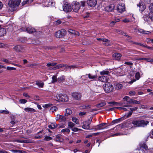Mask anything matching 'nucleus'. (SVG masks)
I'll use <instances>...</instances> for the list:
<instances>
[{
  "label": "nucleus",
  "instance_id": "56",
  "mask_svg": "<svg viewBox=\"0 0 153 153\" xmlns=\"http://www.w3.org/2000/svg\"><path fill=\"white\" fill-rule=\"evenodd\" d=\"M31 143V141L28 140H22V143Z\"/></svg>",
  "mask_w": 153,
  "mask_h": 153
},
{
  "label": "nucleus",
  "instance_id": "22",
  "mask_svg": "<svg viewBox=\"0 0 153 153\" xmlns=\"http://www.w3.org/2000/svg\"><path fill=\"white\" fill-rule=\"evenodd\" d=\"M68 32L71 34H74V35L76 36H78L79 35V32L71 29L69 30H68Z\"/></svg>",
  "mask_w": 153,
  "mask_h": 153
},
{
  "label": "nucleus",
  "instance_id": "55",
  "mask_svg": "<svg viewBox=\"0 0 153 153\" xmlns=\"http://www.w3.org/2000/svg\"><path fill=\"white\" fill-rule=\"evenodd\" d=\"M140 103V102L136 100H133L132 101V104H139Z\"/></svg>",
  "mask_w": 153,
  "mask_h": 153
},
{
  "label": "nucleus",
  "instance_id": "5",
  "mask_svg": "<svg viewBox=\"0 0 153 153\" xmlns=\"http://www.w3.org/2000/svg\"><path fill=\"white\" fill-rule=\"evenodd\" d=\"M66 31L65 29H61L56 32L55 36L57 38H62L66 34Z\"/></svg>",
  "mask_w": 153,
  "mask_h": 153
},
{
  "label": "nucleus",
  "instance_id": "3",
  "mask_svg": "<svg viewBox=\"0 0 153 153\" xmlns=\"http://www.w3.org/2000/svg\"><path fill=\"white\" fill-rule=\"evenodd\" d=\"M103 88L106 93L111 92L113 89L112 85L109 82H106L103 86Z\"/></svg>",
  "mask_w": 153,
  "mask_h": 153
},
{
  "label": "nucleus",
  "instance_id": "34",
  "mask_svg": "<svg viewBox=\"0 0 153 153\" xmlns=\"http://www.w3.org/2000/svg\"><path fill=\"white\" fill-rule=\"evenodd\" d=\"M143 19L145 21L148 22L149 21L150 19L149 16H148L147 14L144 15L143 17Z\"/></svg>",
  "mask_w": 153,
  "mask_h": 153
},
{
  "label": "nucleus",
  "instance_id": "49",
  "mask_svg": "<svg viewBox=\"0 0 153 153\" xmlns=\"http://www.w3.org/2000/svg\"><path fill=\"white\" fill-rule=\"evenodd\" d=\"M54 140L57 142H62L63 140L61 138H55Z\"/></svg>",
  "mask_w": 153,
  "mask_h": 153
},
{
  "label": "nucleus",
  "instance_id": "40",
  "mask_svg": "<svg viewBox=\"0 0 153 153\" xmlns=\"http://www.w3.org/2000/svg\"><path fill=\"white\" fill-rule=\"evenodd\" d=\"M121 118H120L119 119H117L114 120H113L111 123H110V125H112L115 123H117L120 120V119H121Z\"/></svg>",
  "mask_w": 153,
  "mask_h": 153
},
{
  "label": "nucleus",
  "instance_id": "36",
  "mask_svg": "<svg viewBox=\"0 0 153 153\" xmlns=\"http://www.w3.org/2000/svg\"><path fill=\"white\" fill-rule=\"evenodd\" d=\"M141 148L144 149L146 150H149V149L147 145L145 143H143L141 145L140 148V149Z\"/></svg>",
  "mask_w": 153,
  "mask_h": 153
},
{
  "label": "nucleus",
  "instance_id": "11",
  "mask_svg": "<svg viewBox=\"0 0 153 153\" xmlns=\"http://www.w3.org/2000/svg\"><path fill=\"white\" fill-rule=\"evenodd\" d=\"M137 6L139 7V10L141 12H143L146 8L145 4L141 1L138 4H137Z\"/></svg>",
  "mask_w": 153,
  "mask_h": 153
},
{
  "label": "nucleus",
  "instance_id": "44",
  "mask_svg": "<svg viewBox=\"0 0 153 153\" xmlns=\"http://www.w3.org/2000/svg\"><path fill=\"white\" fill-rule=\"evenodd\" d=\"M148 7L150 12H153V3L150 4L149 6Z\"/></svg>",
  "mask_w": 153,
  "mask_h": 153
},
{
  "label": "nucleus",
  "instance_id": "14",
  "mask_svg": "<svg viewBox=\"0 0 153 153\" xmlns=\"http://www.w3.org/2000/svg\"><path fill=\"white\" fill-rule=\"evenodd\" d=\"M72 96L75 100H79L81 99V95L80 93L74 92L72 94Z\"/></svg>",
  "mask_w": 153,
  "mask_h": 153
},
{
  "label": "nucleus",
  "instance_id": "41",
  "mask_svg": "<svg viewBox=\"0 0 153 153\" xmlns=\"http://www.w3.org/2000/svg\"><path fill=\"white\" fill-rule=\"evenodd\" d=\"M36 84L39 87L43 88L44 85V83L43 82H36Z\"/></svg>",
  "mask_w": 153,
  "mask_h": 153
},
{
  "label": "nucleus",
  "instance_id": "52",
  "mask_svg": "<svg viewBox=\"0 0 153 153\" xmlns=\"http://www.w3.org/2000/svg\"><path fill=\"white\" fill-rule=\"evenodd\" d=\"M82 107L83 108H88V107L89 108H91V105H83L82 106Z\"/></svg>",
  "mask_w": 153,
  "mask_h": 153
},
{
  "label": "nucleus",
  "instance_id": "60",
  "mask_svg": "<svg viewBox=\"0 0 153 153\" xmlns=\"http://www.w3.org/2000/svg\"><path fill=\"white\" fill-rule=\"evenodd\" d=\"M71 130L74 131H78L79 130H81V129H78V128H75V127H74V128H72L71 129Z\"/></svg>",
  "mask_w": 153,
  "mask_h": 153
},
{
  "label": "nucleus",
  "instance_id": "23",
  "mask_svg": "<svg viewBox=\"0 0 153 153\" xmlns=\"http://www.w3.org/2000/svg\"><path fill=\"white\" fill-rule=\"evenodd\" d=\"M98 79L102 82H105L107 81V77L105 76H102L98 78Z\"/></svg>",
  "mask_w": 153,
  "mask_h": 153
},
{
  "label": "nucleus",
  "instance_id": "46",
  "mask_svg": "<svg viewBox=\"0 0 153 153\" xmlns=\"http://www.w3.org/2000/svg\"><path fill=\"white\" fill-rule=\"evenodd\" d=\"M72 120L76 124L79 123L78 119L75 117H73L72 118Z\"/></svg>",
  "mask_w": 153,
  "mask_h": 153
},
{
  "label": "nucleus",
  "instance_id": "28",
  "mask_svg": "<svg viewBox=\"0 0 153 153\" xmlns=\"http://www.w3.org/2000/svg\"><path fill=\"white\" fill-rule=\"evenodd\" d=\"M109 72L107 70H103L100 72V74L102 76H105L104 75H108L109 73Z\"/></svg>",
  "mask_w": 153,
  "mask_h": 153
},
{
  "label": "nucleus",
  "instance_id": "58",
  "mask_svg": "<svg viewBox=\"0 0 153 153\" xmlns=\"http://www.w3.org/2000/svg\"><path fill=\"white\" fill-rule=\"evenodd\" d=\"M134 44L136 45H139L142 47H145V45L143 44H142L140 43L137 42L134 43Z\"/></svg>",
  "mask_w": 153,
  "mask_h": 153
},
{
  "label": "nucleus",
  "instance_id": "53",
  "mask_svg": "<svg viewBox=\"0 0 153 153\" xmlns=\"http://www.w3.org/2000/svg\"><path fill=\"white\" fill-rule=\"evenodd\" d=\"M92 119L93 117H91L88 120L86 121L88 123V125H90V124L91 123L92 120Z\"/></svg>",
  "mask_w": 153,
  "mask_h": 153
},
{
  "label": "nucleus",
  "instance_id": "18",
  "mask_svg": "<svg viewBox=\"0 0 153 153\" xmlns=\"http://www.w3.org/2000/svg\"><path fill=\"white\" fill-rule=\"evenodd\" d=\"M24 110L25 111L28 113H33L36 112V110L35 109L30 107L25 108Z\"/></svg>",
  "mask_w": 153,
  "mask_h": 153
},
{
  "label": "nucleus",
  "instance_id": "20",
  "mask_svg": "<svg viewBox=\"0 0 153 153\" xmlns=\"http://www.w3.org/2000/svg\"><path fill=\"white\" fill-rule=\"evenodd\" d=\"M123 99L127 101V105L132 103L133 99H130L128 96H126L123 98Z\"/></svg>",
  "mask_w": 153,
  "mask_h": 153
},
{
  "label": "nucleus",
  "instance_id": "17",
  "mask_svg": "<svg viewBox=\"0 0 153 153\" xmlns=\"http://www.w3.org/2000/svg\"><path fill=\"white\" fill-rule=\"evenodd\" d=\"M66 66L64 64H60L57 65L56 66H54V67L51 68H50V69H52L53 70H55L60 68H62V67H65Z\"/></svg>",
  "mask_w": 153,
  "mask_h": 153
},
{
  "label": "nucleus",
  "instance_id": "13",
  "mask_svg": "<svg viewBox=\"0 0 153 153\" xmlns=\"http://www.w3.org/2000/svg\"><path fill=\"white\" fill-rule=\"evenodd\" d=\"M87 4L91 7H94L97 3L96 0H87Z\"/></svg>",
  "mask_w": 153,
  "mask_h": 153
},
{
  "label": "nucleus",
  "instance_id": "42",
  "mask_svg": "<svg viewBox=\"0 0 153 153\" xmlns=\"http://www.w3.org/2000/svg\"><path fill=\"white\" fill-rule=\"evenodd\" d=\"M66 118L64 116L61 115L59 121L61 122H64L66 121Z\"/></svg>",
  "mask_w": 153,
  "mask_h": 153
},
{
  "label": "nucleus",
  "instance_id": "16",
  "mask_svg": "<svg viewBox=\"0 0 153 153\" xmlns=\"http://www.w3.org/2000/svg\"><path fill=\"white\" fill-rule=\"evenodd\" d=\"M26 30L30 33H33L36 31V30L31 26L27 27L26 29Z\"/></svg>",
  "mask_w": 153,
  "mask_h": 153
},
{
  "label": "nucleus",
  "instance_id": "7",
  "mask_svg": "<svg viewBox=\"0 0 153 153\" xmlns=\"http://www.w3.org/2000/svg\"><path fill=\"white\" fill-rule=\"evenodd\" d=\"M88 76V78L91 79V80H96L97 79V77L96 74L93 75L91 74L82 76H81V78L82 79H85L86 78V76Z\"/></svg>",
  "mask_w": 153,
  "mask_h": 153
},
{
  "label": "nucleus",
  "instance_id": "59",
  "mask_svg": "<svg viewBox=\"0 0 153 153\" xmlns=\"http://www.w3.org/2000/svg\"><path fill=\"white\" fill-rule=\"evenodd\" d=\"M2 61L3 62H5L7 64H11L10 62H9L8 60L7 59H2Z\"/></svg>",
  "mask_w": 153,
  "mask_h": 153
},
{
  "label": "nucleus",
  "instance_id": "19",
  "mask_svg": "<svg viewBox=\"0 0 153 153\" xmlns=\"http://www.w3.org/2000/svg\"><path fill=\"white\" fill-rule=\"evenodd\" d=\"M121 56L122 55L119 53H115L113 55L114 59L117 60H119Z\"/></svg>",
  "mask_w": 153,
  "mask_h": 153
},
{
  "label": "nucleus",
  "instance_id": "43",
  "mask_svg": "<svg viewBox=\"0 0 153 153\" xmlns=\"http://www.w3.org/2000/svg\"><path fill=\"white\" fill-rule=\"evenodd\" d=\"M61 131L63 133H65V132L69 133L70 132V129H69L68 128H66L62 129L61 130Z\"/></svg>",
  "mask_w": 153,
  "mask_h": 153
},
{
  "label": "nucleus",
  "instance_id": "37",
  "mask_svg": "<svg viewBox=\"0 0 153 153\" xmlns=\"http://www.w3.org/2000/svg\"><path fill=\"white\" fill-rule=\"evenodd\" d=\"M58 109V108L57 107H56V106H53L52 107H51L50 109V111L53 112L54 111H56Z\"/></svg>",
  "mask_w": 153,
  "mask_h": 153
},
{
  "label": "nucleus",
  "instance_id": "54",
  "mask_svg": "<svg viewBox=\"0 0 153 153\" xmlns=\"http://www.w3.org/2000/svg\"><path fill=\"white\" fill-rule=\"evenodd\" d=\"M7 69L8 70L10 71L14 70H16V68H15L9 66L7 67Z\"/></svg>",
  "mask_w": 153,
  "mask_h": 153
},
{
  "label": "nucleus",
  "instance_id": "48",
  "mask_svg": "<svg viewBox=\"0 0 153 153\" xmlns=\"http://www.w3.org/2000/svg\"><path fill=\"white\" fill-rule=\"evenodd\" d=\"M19 102L21 103L25 104L27 102V101L25 99H22L19 100Z\"/></svg>",
  "mask_w": 153,
  "mask_h": 153
},
{
  "label": "nucleus",
  "instance_id": "29",
  "mask_svg": "<svg viewBox=\"0 0 153 153\" xmlns=\"http://www.w3.org/2000/svg\"><path fill=\"white\" fill-rule=\"evenodd\" d=\"M114 86L115 87V88L117 89H121L123 88V85L120 83L115 84Z\"/></svg>",
  "mask_w": 153,
  "mask_h": 153
},
{
  "label": "nucleus",
  "instance_id": "35",
  "mask_svg": "<svg viewBox=\"0 0 153 153\" xmlns=\"http://www.w3.org/2000/svg\"><path fill=\"white\" fill-rule=\"evenodd\" d=\"M68 127L71 129L75 125L72 122H68Z\"/></svg>",
  "mask_w": 153,
  "mask_h": 153
},
{
  "label": "nucleus",
  "instance_id": "38",
  "mask_svg": "<svg viewBox=\"0 0 153 153\" xmlns=\"http://www.w3.org/2000/svg\"><path fill=\"white\" fill-rule=\"evenodd\" d=\"M58 82L57 79V78L56 76H53L52 77V82L53 83Z\"/></svg>",
  "mask_w": 153,
  "mask_h": 153
},
{
  "label": "nucleus",
  "instance_id": "9",
  "mask_svg": "<svg viewBox=\"0 0 153 153\" xmlns=\"http://www.w3.org/2000/svg\"><path fill=\"white\" fill-rule=\"evenodd\" d=\"M117 10L120 13H122L124 11L125 9V5L124 3H121L118 4L117 6Z\"/></svg>",
  "mask_w": 153,
  "mask_h": 153
},
{
  "label": "nucleus",
  "instance_id": "4",
  "mask_svg": "<svg viewBox=\"0 0 153 153\" xmlns=\"http://www.w3.org/2000/svg\"><path fill=\"white\" fill-rule=\"evenodd\" d=\"M21 2V0H10L8 4L10 7H16L19 5Z\"/></svg>",
  "mask_w": 153,
  "mask_h": 153
},
{
  "label": "nucleus",
  "instance_id": "30",
  "mask_svg": "<svg viewBox=\"0 0 153 153\" xmlns=\"http://www.w3.org/2000/svg\"><path fill=\"white\" fill-rule=\"evenodd\" d=\"M57 126V125L55 123H52L51 125L48 126V127L51 129L55 128Z\"/></svg>",
  "mask_w": 153,
  "mask_h": 153
},
{
  "label": "nucleus",
  "instance_id": "32",
  "mask_svg": "<svg viewBox=\"0 0 153 153\" xmlns=\"http://www.w3.org/2000/svg\"><path fill=\"white\" fill-rule=\"evenodd\" d=\"M120 21V19H115L114 21H112L110 24V25L111 26H113L117 22Z\"/></svg>",
  "mask_w": 153,
  "mask_h": 153
},
{
  "label": "nucleus",
  "instance_id": "15",
  "mask_svg": "<svg viewBox=\"0 0 153 153\" xmlns=\"http://www.w3.org/2000/svg\"><path fill=\"white\" fill-rule=\"evenodd\" d=\"M13 49L17 52H21L23 51V47L20 45H17L15 46L13 48Z\"/></svg>",
  "mask_w": 153,
  "mask_h": 153
},
{
  "label": "nucleus",
  "instance_id": "57",
  "mask_svg": "<svg viewBox=\"0 0 153 153\" xmlns=\"http://www.w3.org/2000/svg\"><path fill=\"white\" fill-rule=\"evenodd\" d=\"M62 23L61 21L60 20H58L54 22V24L56 25H58Z\"/></svg>",
  "mask_w": 153,
  "mask_h": 153
},
{
  "label": "nucleus",
  "instance_id": "33",
  "mask_svg": "<svg viewBox=\"0 0 153 153\" xmlns=\"http://www.w3.org/2000/svg\"><path fill=\"white\" fill-rule=\"evenodd\" d=\"M138 31L139 33L145 34H148L149 32V31H144L143 29H138Z\"/></svg>",
  "mask_w": 153,
  "mask_h": 153
},
{
  "label": "nucleus",
  "instance_id": "50",
  "mask_svg": "<svg viewBox=\"0 0 153 153\" xmlns=\"http://www.w3.org/2000/svg\"><path fill=\"white\" fill-rule=\"evenodd\" d=\"M135 77L136 79L137 80H138L139 79L140 77V73L139 72H137L136 73L135 75Z\"/></svg>",
  "mask_w": 153,
  "mask_h": 153
},
{
  "label": "nucleus",
  "instance_id": "21",
  "mask_svg": "<svg viewBox=\"0 0 153 153\" xmlns=\"http://www.w3.org/2000/svg\"><path fill=\"white\" fill-rule=\"evenodd\" d=\"M90 125H88V123L85 121L83 122V125L82 126V128L85 129H89L90 128Z\"/></svg>",
  "mask_w": 153,
  "mask_h": 153
},
{
  "label": "nucleus",
  "instance_id": "12",
  "mask_svg": "<svg viewBox=\"0 0 153 153\" xmlns=\"http://www.w3.org/2000/svg\"><path fill=\"white\" fill-rule=\"evenodd\" d=\"M114 7L115 6L114 4H110L105 7V10L108 12H111L114 10Z\"/></svg>",
  "mask_w": 153,
  "mask_h": 153
},
{
  "label": "nucleus",
  "instance_id": "10",
  "mask_svg": "<svg viewBox=\"0 0 153 153\" xmlns=\"http://www.w3.org/2000/svg\"><path fill=\"white\" fill-rule=\"evenodd\" d=\"M107 123H102L98 125L95 126V128L94 129L95 130H98L102 129L104 128H108V126H107L104 127V126Z\"/></svg>",
  "mask_w": 153,
  "mask_h": 153
},
{
  "label": "nucleus",
  "instance_id": "26",
  "mask_svg": "<svg viewBox=\"0 0 153 153\" xmlns=\"http://www.w3.org/2000/svg\"><path fill=\"white\" fill-rule=\"evenodd\" d=\"M57 80L59 83L63 82L65 81V77L64 76H62L57 79Z\"/></svg>",
  "mask_w": 153,
  "mask_h": 153
},
{
  "label": "nucleus",
  "instance_id": "39",
  "mask_svg": "<svg viewBox=\"0 0 153 153\" xmlns=\"http://www.w3.org/2000/svg\"><path fill=\"white\" fill-rule=\"evenodd\" d=\"M106 104L105 102H102L96 105L97 107L100 108L104 106Z\"/></svg>",
  "mask_w": 153,
  "mask_h": 153
},
{
  "label": "nucleus",
  "instance_id": "63",
  "mask_svg": "<svg viewBox=\"0 0 153 153\" xmlns=\"http://www.w3.org/2000/svg\"><path fill=\"white\" fill-rule=\"evenodd\" d=\"M86 112H82L79 113V115L80 116H82L86 114Z\"/></svg>",
  "mask_w": 153,
  "mask_h": 153
},
{
  "label": "nucleus",
  "instance_id": "1",
  "mask_svg": "<svg viewBox=\"0 0 153 153\" xmlns=\"http://www.w3.org/2000/svg\"><path fill=\"white\" fill-rule=\"evenodd\" d=\"M132 123L134 125L137 127H145L148 124L149 122L146 120H133Z\"/></svg>",
  "mask_w": 153,
  "mask_h": 153
},
{
  "label": "nucleus",
  "instance_id": "8",
  "mask_svg": "<svg viewBox=\"0 0 153 153\" xmlns=\"http://www.w3.org/2000/svg\"><path fill=\"white\" fill-rule=\"evenodd\" d=\"M63 10L66 12H69L71 10V5L67 3H65L63 6Z\"/></svg>",
  "mask_w": 153,
  "mask_h": 153
},
{
  "label": "nucleus",
  "instance_id": "25",
  "mask_svg": "<svg viewBox=\"0 0 153 153\" xmlns=\"http://www.w3.org/2000/svg\"><path fill=\"white\" fill-rule=\"evenodd\" d=\"M50 3V4H48V6H54L55 4V3L54 1L51 0H46V3Z\"/></svg>",
  "mask_w": 153,
  "mask_h": 153
},
{
  "label": "nucleus",
  "instance_id": "64",
  "mask_svg": "<svg viewBox=\"0 0 153 153\" xmlns=\"http://www.w3.org/2000/svg\"><path fill=\"white\" fill-rule=\"evenodd\" d=\"M102 41L107 43H108L110 42V40H109L104 38L102 39Z\"/></svg>",
  "mask_w": 153,
  "mask_h": 153
},
{
  "label": "nucleus",
  "instance_id": "24",
  "mask_svg": "<svg viewBox=\"0 0 153 153\" xmlns=\"http://www.w3.org/2000/svg\"><path fill=\"white\" fill-rule=\"evenodd\" d=\"M72 111L70 109H66L65 110V116L70 115L72 114Z\"/></svg>",
  "mask_w": 153,
  "mask_h": 153
},
{
  "label": "nucleus",
  "instance_id": "51",
  "mask_svg": "<svg viewBox=\"0 0 153 153\" xmlns=\"http://www.w3.org/2000/svg\"><path fill=\"white\" fill-rule=\"evenodd\" d=\"M0 113L8 114L9 113V112L8 111L5 110H0Z\"/></svg>",
  "mask_w": 153,
  "mask_h": 153
},
{
  "label": "nucleus",
  "instance_id": "61",
  "mask_svg": "<svg viewBox=\"0 0 153 153\" xmlns=\"http://www.w3.org/2000/svg\"><path fill=\"white\" fill-rule=\"evenodd\" d=\"M137 107H135L134 108H129L130 110H131V111H132V112L133 111H134L137 110Z\"/></svg>",
  "mask_w": 153,
  "mask_h": 153
},
{
  "label": "nucleus",
  "instance_id": "62",
  "mask_svg": "<svg viewBox=\"0 0 153 153\" xmlns=\"http://www.w3.org/2000/svg\"><path fill=\"white\" fill-rule=\"evenodd\" d=\"M125 64L127 65H132L133 64V63L130 62H125Z\"/></svg>",
  "mask_w": 153,
  "mask_h": 153
},
{
  "label": "nucleus",
  "instance_id": "47",
  "mask_svg": "<svg viewBox=\"0 0 153 153\" xmlns=\"http://www.w3.org/2000/svg\"><path fill=\"white\" fill-rule=\"evenodd\" d=\"M52 138L51 137H49V136H45V137L44 139V140H45L48 141L50 140H52Z\"/></svg>",
  "mask_w": 153,
  "mask_h": 153
},
{
  "label": "nucleus",
  "instance_id": "2",
  "mask_svg": "<svg viewBox=\"0 0 153 153\" xmlns=\"http://www.w3.org/2000/svg\"><path fill=\"white\" fill-rule=\"evenodd\" d=\"M55 100L58 102H66L68 101V98L66 95L62 94H58L55 97Z\"/></svg>",
  "mask_w": 153,
  "mask_h": 153
},
{
  "label": "nucleus",
  "instance_id": "27",
  "mask_svg": "<svg viewBox=\"0 0 153 153\" xmlns=\"http://www.w3.org/2000/svg\"><path fill=\"white\" fill-rule=\"evenodd\" d=\"M5 34V30L3 28L1 27L0 25V37L3 36Z\"/></svg>",
  "mask_w": 153,
  "mask_h": 153
},
{
  "label": "nucleus",
  "instance_id": "31",
  "mask_svg": "<svg viewBox=\"0 0 153 153\" xmlns=\"http://www.w3.org/2000/svg\"><path fill=\"white\" fill-rule=\"evenodd\" d=\"M33 0H26L24 1L22 3V5L23 6L27 4H29L33 1Z\"/></svg>",
  "mask_w": 153,
  "mask_h": 153
},
{
  "label": "nucleus",
  "instance_id": "6",
  "mask_svg": "<svg viewBox=\"0 0 153 153\" xmlns=\"http://www.w3.org/2000/svg\"><path fill=\"white\" fill-rule=\"evenodd\" d=\"M72 8L74 11L77 12L80 9V4L76 1H74L72 3Z\"/></svg>",
  "mask_w": 153,
  "mask_h": 153
},
{
  "label": "nucleus",
  "instance_id": "45",
  "mask_svg": "<svg viewBox=\"0 0 153 153\" xmlns=\"http://www.w3.org/2000/svg\"><path fill=\"white\" fill-rule=\"evenodd\" d=\"M149 16L150 19L152 21H153V12H150L149 14Z\"/></svg>",
  "mask_w": 153,
  "mask_h": 153
}]
</instances>
